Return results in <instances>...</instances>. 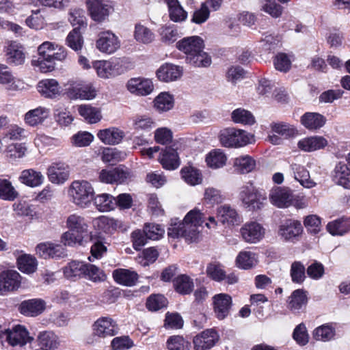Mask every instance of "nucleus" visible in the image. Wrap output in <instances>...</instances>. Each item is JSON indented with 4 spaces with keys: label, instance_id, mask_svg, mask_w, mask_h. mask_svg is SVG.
Returning <instances> with one entry per match:
<instances>
[{
    "label": "nucleus",
    "instance_id": "nucleus-54",
    "mask_svg": "<svg viewBox=\"0 0 350 350\" xmlns=\"http://www.w3.org/2000/svg\"><path fill=\"white\" fill-rule=\"evenodd\" d=\"M84 272L83 277L94 282H100L106 278L103 270L92 264L85 263Z\"/></svg>",
    "mask_w": 350,
    "mask_h": 350
},
{
    "label": "nucleus",
    "instance_id": "nucleus-22",
    "mask_svg": "<svg viewBox=\"0 0 350 350\" xmlns=\"http://www.w3.org/2000/svg\"><path fill=\"white\" fill-rule=\"evenodd\" d=\"M36 252L43 258H62L66 256L65 250L61 245L49 242L38 244Z\"/></svg>",
    "mask_w": 350,
    "mask_h": 350
},
{
    "label": "nucleus",
    "instance_id": "nucleus-11",
    "mask_svg": "<svg viewBox=\"0 0 350 350\" xmlns=\"http://www.w3.org/2000/svg\"><path fill=\"white\" fill-rule=\"evenodd\" d=\"M243 239L249 243L260 242L265 237V229L257 221H249L243 225L240 229Z\"/></svg>",
    "mask_w": 350,
    "mask_h": 350
},
{
    "label": "nucleus",
    "instance_id": "nucleus-46",
    "mask_svg": "<svg viewBox=\"0 0 350 350\" xmlns=\"http://www.w3.org/2000/svg\"><path fill=\"white\" fill-rule=\"evenodd\" d=\"M85 262L73 260L64 268V274L68 279L83 277Z\"/></svg>",
    "mask_w": 350,
    "mask_h": 350
},
{
    "label": "nucleus",
    "instance_id": "nucleus-60",
    "mask_svg": "<svg viewBox=\"0 0 350 350\" xmlns=\"http://www.w3.org/2000/svg\"><path fill=\"white\" fill-rule=\"evenodd\" d=\"M271 127L273 133L286 139L297 133V130L293 125L284 122L273 123Z\"/></svg>",
    "mask_w": 350,
    "mask_h": 350
},
{
    "label": "nucleus",
    "instance_id": "nucleus-31",
    "mask_svg": "<svg viewBox=\"0 0 350 350\" xmlns=\"http://www.w3.org/2000/svg\"><path fill=\"white\" fill-rule=\"evenodd\" d=\"M325 122L326 118L319 113L306 112L301 117V124L310 131L319 129Z\"/></svg>",
    "mask_w": 350,
    "mask_h": 350
},
{
    "label": "nucleus",
    "instance_id": "nucleus-45",
    "mask_svg": "<svg viewBox=\"0 0 350 350\" xmlns=\"http://www.w3.org/2000/svg\"><path fill=\"white\" fill-rule=\"evenodd\" d=\"M257 262L256 254L250 251H241L236 258L238 267L248 269L253 267Z\"/></svg>",
    "mask_w": 350,
    "mask_h": 350
},
{
    "label": "nucleus",
    "instance_id": "nucleus-64",
    "mask_svg": "<svg viewBox=\"0 0 350 350\" xmlns=\"http://www.w3.org/2000/svg\"><path fill=\"white\" fill-rule=\"evenodd\" d=\"M167 345L169 350H189L190 348V343L180 336L170 337Z\"/></svg>",
    "mask_w": 350,
    "mask_h": 350
},
{
    "label": "nucleus",
    "instance_id": "nucleus-49",
    "mask_svg": "<svg viewBox=\"0 0 350 350\" xmlns=\"http://www.w3.org/2000/svg\"><path fill=\"white\" fill-rule=\"evenodd\" d=\"M256 165L255 161L248 155L240 156L235 159L234 166L239 172L246 174L252 171Z\"/></svg>",
    "mask_w": 350,
    "mask_h": 350
},
{
    "label": "nucleus",
    "instance_id": "nucleus-27",
    "mask_svg": "<svg viewBox=\"0 0 350 350\" xmlns=\"http://www.w3.org/2000/svg\"><path fill=\"white\" fill-rule=\"evenodd\" d=\"M44 180L42 174L34 169H26L21 172L18 180L23 185L29 187H37L40 186Z\"/></svg>",
    "mask_w": 350,
    "mask_h": 350
},
{
    "label": "nucleus",
    "instance_id": "nucleus-55",
    "mask_svg": "<svg viewBox=\"0 0 350 350\" xmlns=\"http://www.w3.org/2000/svg\"><path fill=\"white\" fill-rule=\"evenodd\" d=\"M18 196V193L12 186L10 181L6 179H0V199L13 201Z\"/></svg>",
    "mask_w": 350,
    "mask_h": 350
},
{
    "label": "nucleus",
    "instance_id": "nucleus-52",
    "mask_svg": "<svg viewBox=\"0 0 350 350\" xmlns=\"http://www.w3.org/2000/svg\"><path fill=\"white\" fill-rule=\"evenodd\" d=\"M206 273L208 278L216 282L223 281L226 278V271L222 265L218 262L208 263Z\"/></svg>",
    "mask_w": 350,
    "mask_h": 350
},
{
    "label": "nucleus",
    "instance_id": "nucleus-32",
    "mask_svg": "<svg viewBox=\"0 0 350 350\" xmlns=\"http://www.w3.org/2000/svg\"><path fill=\"white\" fill-rule=\"evenodd\" d=\"M327 141L322 136L306 137L299 141L298 148L305 152H312L325 148Z\"/></svg>",
    "mask_w": 350,
    "mask_h": 350
},
{
    "label": "nucleus",
    "instance_id": "nucleus-19",
    "mask_svg": "<svg viewBox=\"0 0 350 350\" xmlns=\"http://www.w3.org/2000/svg\"><path fill=\"white\" fill-rule=\"evenodd\" d=\"M126 87L131 93L137 96L148 95L154 89L151 80L140 77L131 79L128 81Z\"/></svg>",
    "mask_w": 350,
    "mask_h": 350
},
{
    "label": "nucleus",
    "instance_id": "nucleus-58",
    "mask_svg": "<svg viewBox=\"0 0 350 350\" xmlns=\"http://www.w3.org/2000/svg\"><path fill=\"white\" fill-rule=\"evenodd\" d=\"M134 37L139 42L148 44L152 42L154 35L149 28L141 24H137L135 27Z\"/></svg>",
    "mask_w": 350,
    "mask_h": 350
},
{
    "label": "nucleus",
    "instance_id": "nucleus-36",
    "mask_svg": "<svg viewBox=\"0 0 350 350\" xmlns=\"http://www.w3.org/2000/svg\"><path fill=\"white\" fill-rule=\"evenodd\" d=\"M38 342L42 350H55L59 344L57 336L51 331L40 332Z\"/></svg>",
    "mask_w": 350,
    "mask_h": 350
},
{
    "label": "nucleus",
    "instance_id": "nucleus-59",
    "mask_svg": "<svg viewBox=\"0 0 350 350\" xmlns=\"http://www.w3.org/2000/svg\"><path fill=\"white\" fill-rule=\"evenodd\" d=\"M78 111L82 117L91 124L96 123L101 118L100 111L90 105H83L79 106Z\"/></svg>",
    "mask_w": 350,
    "mask_h": 350
},
{
    "label": "nucleus",
    "instance_id": "nucleus-42",
    "mask_svg": "<svg viewBox=\"0 0 350 350\" xmlns=\"http://www.w3.org/2000/svg\"><path fill=\"white\" fill-rule=\"evenodd\" d=\"M327 229L332 235H343L350 231V218H341L329 222Z\"/></svg>",
    "mask_w": 350,
    "mask_h": 350
},
{
    "label": "nucleus",
    "instance_id": "nucleus-3",
    "mask_svg": "<svg viewBox=\"0 0 350 350\" xmlns=\"http://www.w3.org/2000/svg\"><path fill=\"white\" fill-rule=\"evenodd\" d=\"M66 224L68 230L62 235V242L68 246L82 245L88 233V225L85 218L72 214L67 217Z\"/></svg>",
    "mask_w": 350,
    "mask_h": 350
},
{
    "label": "nucleus",
    "instance_id": "nucleus-61",
    "mask_svg": "<svg viewBox=\"0 0 350 350\" xmlns=\"http://www.w3.org/2000/svg\"><path fill=\"white\" fill-rule=\"evenodd\" d=\"M167 299L161 294H153L146 300V306L150 311H157L167 306Z\"/></svg>",
    "mask_w": 350,
    "mask_h": 350
},
{
    "label": "nucleus",
    "instance_id": "nucleus-40",
    "mask_svg": "<svg viewBox=\"0 0 350 350\" xmlns=\"http://www.w3.org/2000/svg\"><path fill=\"white\" fill-rule=\"evenodd\" d=\"M17 265L21 271L31 274L36 271L38 262L35 257L29 254H23L17 258Z\"/></svg>",
    "mask_w": 350,
    "mask_h": 350
},
{
    "label": "nucleus",
    "instance_id": "nucleus-25",
    "mask_svg": "<svg viewBox=\"0 0 350 350\" xmlns=\"http://www.w3.org/2000/svg\"><path fill=\"white\" fill-rule=\"evenodd\" d=\"M308 302L306 292L302 289L294 291L287 301V307L294 313H299Z\"/></svg>",
    "mask_w": 350,
    "mask_h": 350
},
{
    "label": "nucleus",
    "instance_id": "nucleus-39",
    "mask_svg": "<svg viewBox=\"0 0 350 350\" xmlns=\"http://www.w3.org/2000/svg\"><path fill=\"white\" fill-rule=\"evenodd\" d=\"M291 170L294 174L296 180L306 188H312L315 185V183L310 178L309 172L302 165L293 163L291 165Z\"/></svg>",
    "mask_w": 350,
    "mask_h": 350
},
{
    "label": "nucleus",
    "instance_id": "nucleus-23",
    "mask_svg": "<svg viewBox=\"0 0 350 350\" xmlns=\"http://www.w3.org/2000/svg\"><path fill=\"white\" fill-rule=\"evenodd\" d=\"M159 160L162 167L167 170H176L180 164L176 150L172 147H166L163 150Z\"/></svg>",
    "mask_w": 350,
    "mask_h": 350
},
{
    "label": "nucleus",
    "instance_id": "nucleus-4",
    "mask_svg": "<svg viewBox=\"0 0 350 350\" xmlns=\"http://www.w3.org/2000/svg\"><path fill=\"white\" fill-rule=\"evenodd\" d=\"M68 194L77 206L85 208L93 200L95 192L92 184L85 180H74L69 187Z\"/></svg>",
    "mask_w": 350,
    "mask_h": 350
},
{
    "label": "nucleus",
    "instance_id": "nucleus-28",
    "mask_svg": "<svg viewBox=\"0 0 350 350\" xmlns=\"http://www.w3.org/2000/svg\"><path fill=\"white\" fill-rule=\"evenodd\" d=\"M6 61L10 64L21 65L25 62V55L23 48L16 42H11L5 49Z\"/></svg>",
    "mask_w": 350,
    "mask_h": 350
},
{
    "label": "nucleus",
    "instance_id": "nucleus-29",
    "mask_svg": "<svg viewBox=\"0 0 350 350\" xmlns=\"http://www.w3.org/2000/svg\"><path fill=\"white\" fill-rule=\"evenodd\" d=\"M97 136L99 139L105 144L115 145L119 144L124 137V133L122 130L111 127L100 130Z\"/></svg>",
    "mask_w": 350,
    "mask_h": 350
},
{
    "label": "nucleus",
    "instance_id": "nucleus-8",
    "mask_svg": "<svg viewBox=\"0 0 350 350\" xmlns=\"http://www.w3.org/2000/svg\"><path fill=\"white\" fill-rule=\"evenodd\" d=\"M67 85V94L71 99L91 100L96 95V91L92 85L85 83L81 80L70 79Z\"/></svg>",
    "mask_w": 350,
    "mask_h": 350
},
{
    "label": "nucleus",
    "instance_id": "nucleus-10",
    "mask_svg": "<svg viewBox=\"0 0 350 350\" xmlns=\"http://www.w3.org/2000/svg\"><path fill=\"white\" fill-rule=\"evenodd\" d=\"M93 334L99 338L111 337L118 333L116 322L108 317L98 318L92 325Z\"/></svg>",
    "mask_w": 350,
    "mask_h": 350
},
{
    "label": "nucleus",
    "instance_id": "nucleus-35",
    "mask_svg": "<svg viewBox=\"0 0 350 350\" xmlns=\"http://www.w3.org/2000/svg\"><path fill=\"white\" fill-rule=\"evenodd\" d=\"M49 116V110L44 107H39L27 111L24 116L25 124L31 126L42 124Z\"/></svg>",
    "mask_w": 350,
    "mask_h": 350
},
{
    "label": "nucleus",
    "instance_id": "nucleus-50",
    "mask_svg": "<svg viewBox=\"0 0 350 350\" xmlns=\"http://www.w3.org/2000/svg\"><path fill=\"white\" fill-rule=\"evenodd\" d=\"M231 118L234 122L238 124L252 125L255 123V118L252 113L242 108L234 110L232 113Z\"/></svg>",
    "mask_w": 350,
    "mask_h": 350
},
{
    "label": "nucleus",
    "instance_id": "nucleus-24",
    "mask_svg": "<svg viewBox=\"0 0 350 350\" xmlns=\"http://www.w3.org/2000/svg\"><path fill=\"white\" fill-rule=\"evenodd\" d=\"M302 232V226L300 221L287 219L282 223L279 229V234L285 240H293L298 237Z\"/></svg>",
    "mask_w": 350,
    "mask_h": 350
},
{
    "label": "nucleus",
    "instance_id": "nucleus-47",
    "mask_svg": "<svg viewBox=\"0 0 350 350\" xmlns=\"http://www.w3.org/2000/svg\"><path fill=\"white\" fill-rule=\"evenodd\" d=\"M0 83L5 85L9 90H17L19 88L15 77L4 64H0Z\"/></svg>",
    "mask_w": 350,
    "mask_h": 350
},
{
    "label": "nucleus",
    "instance_id": "nucleus-57",
    "mask_svg": "<svg viewBox=\"0 0 350 350\" xmlns=\"http://www.w3.org/2000/svg\"><path fill=\"white\" fill-rule=\"evenodd\" d=\"M169 15L174 22H181L186 19L187 12L183 9L178 1L171 0L168 4Z\"/></svg>",
    "mask_w": 350,
    "mask_h": 350
},
{
    "label": "nucleus",
    "instance_id": "nucleus-21",
    "mask_svg": "<svg viewBox=\"0 0 350 350\" xmlns=\"http://www.w3.org/2000/svg\"><path fill=\"white\" fill-rule=\"evenodd\" d=\"M332 180L335 184L350 189V168L345 163H338L332 172Z\"/></svg>",
    "mask_w": 350,
    "mask_h": 350
},
{
    "label": "nucleus",
    "instance_id": "nucleus-33",
    "mask_svg": "<svg viewBox=\"0 0 350 350\" xmlns=\"http://www.w3.org/2000/svg\"><path fill=\"white\" fill-rule=\"evenodd\" d=\"M112 275L117 283L126 286H134L138 279V275L136 272L126 269H115Z\"/></svg>",
    "mask_w": 350,
    "mask_h": 350
},
{
    "label": "nucleus",
    "instance_id": "nucleus-63",
    "mask_svg": "<svg viewBox=\"0 0 350 350\" xmlns=\"http://www.w3.org/2000/svg\"><path fill=\"white\" fill-rule=\"evenodd\" d=\"M67 45L75 51L81 49L83 40L78 27H75L66 38Z\"/></svg>",
    "mask_w": 350,
    "mask_h": 350
},
{
    "label": "nucleus",
    "instance_id": "nucleus-7",
    "mask_svg": "<svg viewBox=\"0 0 350 350\" xmlns=\"http://www.w3.org/2000/svg\"><path fill=\"white\" fill-rule=\"evenodd\" d=\"M126 59L113 58L110 60H100L93 63V68L98 77L108 79L120 75L126 71Z\"/></svg>",
    "mask_w": 350,
    "mask_h": 350
},
{
    "label": "nucleus",
    "instance_id": "nucleus-43",
    "mask_svg": "<svg viewBox=\"0 0 350 350\" xmlns=\"http://www.w3.org/2000/svg\"><path fill=\"white\" fill-rule=\"evenodd\" d=\"M155 126V121L148 115H137L133 118V127L135 131H149Z\"/></svg>",
    "mask_w": 350,
    "mask_h": 350
},
{
    "label": "nucleus",
    "instance_id": "nucleus-51",
    "mask_svg": "<svg viewBox=\"0 0 350 350\" xmlns=\"http://www.w3.org/2000/svg\"><path fill=\"white\" fill-rule=\"evenodd\" d=\"M175 290L180 294H189L193 288V282L192 280L185 275L178 276L174 281Z\"/></svg>",
    "mask_w": 350,
    "mask_h": 350
},
{
    "label": "nucleus",
    "instance_id": "nucleus-34",
    "mask_svg": "<svg viewBox=\"0 0 350 350\" xmlns=\"http://www.w3.org/2000/svg\"><path fill=\"white\" fill-rule=\"evenodd\" d=\"M38 91L44 97L55 98L60 93L58 82L53 79L40 81L37 86Z\"/></svg>",
    "mask_w": 350,
    "mask_h": 350
},
{
    "label": "nucleus",
    "instance_id": "nucleus-53",
    "mask_svg": "<svg viewBox=\"0 0 350 350\" xmlns=\"http://www.w3.org/2000/svg\"><path fill=\"white\" fill-rule=\"evenodd\" d=\"M158 32L161 41L165 43H172L179 37L177 27L174 25H163L159 29Z\"/></svg>",
    "mask_w": 350,
    "mask_h": 350
},
{
    "label": "nucleus",
    "instance_id": "nucleus-2",
    "mask_svg": "<svg viewBox=\"0 0 350 350\" xmlns=\"http://www.w3.org/2000/svg\"><path fill=\"white\" fill-rule=\"evenodd\" d=\"M176 47L186 55V61L196 67H207L211 64L210 56L203 51L204 41L199 36L184 38Z\"/></svg>",
    "mask_w": 350,
    "mask_h": 350
},
{
    "label": "nucleus",
    "instance_id": "nucleus-17",
    "mask_svg": "<svg viewBox=\"0 0 350 350\" xmlns=\"http://www.w3.org/2000/svg\"><path fill=\"white\" fill-rule=\"evenodd\" d=\"M68 165L64 163H53L47 169L49 180L54 184H63L69 177Z\"/></svg>",
    "mask_w": 350,
    "mask_h": 350
},
{
    "label": "nucleus",
    "instance_id": "nucleus-13",
    "mask_svg": "<svg viewBox=\"0 0 350 350\" xmlns=\"http://www.w3.org/2000/svg\"><path fill=\"white\" fill-rule=\"evenodd\" d=\"M219 340L217 332L213 329H208L196 335L193 342L195 350H206L213 347Z\"/></svg>",
    "mask_w": 350,
    "mask_h": 350
},
{
    "label": "nucleus",
    "instance_id": "nucleus-18",
    "mask_svg": "<svg viewBox=\"0 0 350 350\" xmlns=\"http://www.w3.org/2000/svg\"><path fill=\"white\" fill-rule=\"evenodd\" d=\"M213 309L216 317L221 320L230 313L232 306V297L226 293H219L213 297Z\"/></svg>",
    "mask_w": 350,
    "mask_h": 350
},
{
    "label": "nucleus",
    "instance_id": "nucleus-1",
    "mask_svg": "<svg viewBox=\"0 0 350 350\" xmlns=\"http://www.w3.org/2000/svg\"><path fill=\"white\" fill-rule=\"evenodd\" d=\"M206 220L205 226L211 229L217 226V221L213 216L206 217L200 210L194 208L190 211L180 221L178 219H172L170 226L168 228L167 234L172 238L184 237L189 242H194L198 239V233L197 228Z\"/></svg>",
    "mask_w": 350,
    "mask_h": 350
},
{
    "label": "nucleus",
    "instance_id": "nucleus-30",
    "mask_svg": "<svg viewBox=\"0 0 350 350\" xmlns=\"http://www.w3.org/2000/svg\"><path fill=\"white\" fill-rule=\"evenodd\" d=\"M182 73L183 70L180 67L171 64H165L158 69L157 76L160 81L169 82L180 77Z\"/></svg>",
    "mask_w": 350,
    "mask_h": 350
},
{
    "label": "nucleus",
    "instance_id": "nucleus-6",
    "mask_svg": "<svg viewBox=\"0 0 350 350\" xmlns=\"http://www.w3.org/2000/svg\"><path fill=\"white\" fill-rule=\"evenodd\" d=\"M219 139L224 147L238 148L251 144L254 135L244 130L226 128L220 131Z\"/></svg>",
    "mask_w": 350,
    "mask_h": 350
},
{
    "label": "nucleus",
    "instance_id": "nucleus-56",
    "mask_svg": "<svg viewBox=\"0 0 350 350\" xmlns=\"http://www.w3.org/2000/svg\"><path fill=\"white\" fill-rule=\"evenodd\" d=\"M154 103V107L159 111H167L173 107L174 98L170 94L162 92L155 98Z\"/></svg>",
    "mask_w": 350,
    "mask_h": 350
},
{
    "label": "nucleus",
    "instance_id": "nucleus-37",
    "mask_svg": "<svg viewBox=\"0 0 350 350\" xmlns=\"http://www.w3.org/2000/svg\"><path fill=\"white\" fill-rule=\"evenodd\" d=\"M90 241L92 243L90 249L92 256L88 257L89 260L92 261V258L94 259H99L102 258L103 254L107 252L105 238L98 234H91Z\"/></svg>",
    "mask_w": 350,
    "mask_h": 350
},
{
    "label": "nucleus",
    "instance_id": "nucleus-26",
    "mask_svg": "<svg viewBox=\"0 0 350 350\" xmlns=\"http://www.w3.org/2000/svg\"><path fill=\"white\" fill-rule=\"evenodd\" d=\"M87 6L92 18L95 21H102L109 15V6L101 0H88Z\"/></svg>",
    "mask_w": 350,
    "mask_h": 350
},
{
    "label": "nucleus",
    "instance_id": "nucleus-15",
    "mask_svg": "<svg viewBox=\"0 0 350 350\" xmlns=\"http://www.w3.org/2000/svg\"><path fill=\"white\" fill-rule=\"evenodd\" d=\"M97 49L108 54L114 53L120 47L118 37L110 31L102 32L96 41Z\"/></svg>",
    "mask_w": 350,
    "mask_h": 350
},
{
    "label": "nucleus",
    "instance_id": "nucleus-20",
    "mask_svg": "<svg viewBox=\"0 0 350 350\" xmlns=\"http://www.w3.org/2000/svg\"><path fill=\"white\" fill-rule=\"evenodd\" d=\"M46 308V302L42 299L25 300L19 306V311L25 316L36 317L42 314Z\"/></svg>",
    "mask_w": 350,
    "mask_h": 350
},
{
    "label": "nucleus",
    "instance_id": "nucleus-48",
    "mask_svg": "<svg viewBox=\"0 0 350 350\" xmlns=\"http://www.w3.org/2000/svg\"><path fill=\"white\" fill-rule=\"evenodd\" d=\"M227 157L220 150H215L209 152L206 157L208 167L214 169L222 167L226 165Z\"/></svg>",
    "mask_w": 350,
    "mask_h": 350
},
{
    "label": "nucleus",
    "instance_id": "nucleus-38",
    "mask_svg": "<svg viewBox=\"0 0 350 350\" xmlns=\"http://www.w3.org/2000/svg\"><path fill=\"white\" fill-rule=\"evenodd\" d=\"M94 204L100 212H107L116 207V198L110 194L102 193L94 196Z\"/></svg>",
    "mask_w": 350,
    "mask_h": 350
},
{
    "label": "nucleus",
    "instance_id": "nucleus-16",
    "mask_svg": "<svg viewBox=\"0 0 350 350\" xmlns=\"http://www.w3.org/2000/svg\"><path fill=\"white\" fill-rule=\"evenodd\" d=\"M271 202L279 207L289 206L293 200V195L291 189L286 187H275L269 193Z\"/></svg>",
    "mask_w": 350,
    "mask_h": 350
},
{
    "label": "nucleus",
    "instance_id": "nucleus-5",
    "mask_svg": "<svg viewBox=\"0 0 350 350\" xmlns=\"http://www.w3.org/2000/svg\"><path fill=\"white\" fill-rule=\"evenodd\" d=\"M238 198L248 211L260 209L267 200L266 193L250 183L240 187Z\"/></svg>",
    "mask_w": 350,
    "mask_h": 350
},
{
    "label": "nucleus",
    "instance_id": "nucleus-62",
    "mask_svg": "<svg viewBox=\"0 0 350 350\" xmlns=\"http://www.w3.org/2000/svg\"><path fill=\"white\" fill-rule=\"evenodd\" d=\"M313 336L317 340L329 341L334 338L335 329L331 325H323L314 329Z\"/></svg>",
    "mask_w": 350,
    "mask_h": 350
},
{
    "label": "nucleus",
    "instance_id": "nucleus-12",
    "mask_svg": "<svg viewBox=\"0 0 350 350\" xmlns=\"http://www.w3.org/2000/svg\"><path fill=\"white\" fill-rule=\"evenodd\" d=\"M21 284V276L14 270H6L0 273V294L18 289Z\"/></svg>",
    "mask_w": 350,
    "mask_h": 350
},
{
    "label": "nucleus",
    "instance_id": "nucleus-41",
    "mask_svg": "<svg viewBox=\"0 0 350 350\" xmlns=\"http://www.w3.org/2000/svg\"><path fill=\"white\" fill-rule=\"evenodd\" d=\"M180 174L183 179L189 185H196L202 183L201 172L193 166L189 165L183 167Z\"/></svg>",
    "mask_w": 350,
    "mask_h": 350
},
{
    "label": "nucleus",
    "instance_id": "nucleus-44",
    "mask_svg": "<svg viewBox=\"0 0 350 350\" xmlns=\"http://www.w3.org/2000/svg\"><path fill=\"white\" fill-rule=\"evenodd\" d=\"M96 225L100 230L111 233L113 230L122 227V222L113 218L102 216L96 220Z\"/></svg>",
    "mask_w": 350,
    "mask_h": 350
},
{
    "label": "nucleus",
    "instance_id": "nucleus-9",
    "mask_svg": "<svg viewBox=\"0 0 350 350\" xmlns=\"http://www.w3.org/2000/svg\"><path fill=\"white\" fill-rule=\"evenodd\" d=\"M6 340L14 350H26L25 345L31 340V337L25 327L18 325L5 331Z\"/></svg>",
    "mask_w": 350,
    "mask_h": 350
},
{
    "label": "nucleus",
    "instance_id": "nucleus-14",
    "mask_svg": "<svg viewBox=\"0 0 350 350\" xmlns=\"http://www.w3.org/2000/svg\"><path fill=\"white\" fill-rule=\"evenodd\" d=\"M217 219L228 227L239 225L241 222V218L236 209L227 204L217 208Z\"/></svg>",
    "mask_w": 350,
    "mask_h": 350
}]
</instances>
